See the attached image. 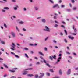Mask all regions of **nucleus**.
Wrapping results in <instances>:
<instances>
[{
	"mask_svg": "<svg viewBox=\"0 0 78 78\" xmlns=\"http://www.w3.org/2000/svg\"><path fill=\"white\" fill-rule=\"evenodd\" d=\"M11 53L12 54V55H15V53L14 52H11Z\"/></svg>",
	"mask_w": 78,
	"mask_h": 78,
	"instance_id": "obj_41",
	"label": "nucleus"
},
{
	"mask_svg": "<svg viewBox=\"0 0 78 78\" xmlns=\"http://www.w3.org/2000/svg\"><path fill=\"white\" fill-rule=\"evenodd\" d=\"M31 46H33L34 45V44H29Z\"/></svg>",
	"mask_w": 78,
	"mask_h": 78,
	"instance_id": "obj_53",
	"label": "nucleus"
},
{
	"mask_svg": "<svg viewBox=\"0 0 78 78\" xmlns=\"http://www.w3.org/2000/svg\"><path fill=\"white\" fill-rule=\"evenodd\" d=\"M4 27L5 28H7V25L5 24H4Z\"/></svg>",
	"mask_w": 78,
	"mask_h": 78,
	"instance_id": "obj_44",
	"label": "nucleus"
},
{
	"mask_svg": "<svg viewBox=\"0 0 78 78\" xmlns=\"http://www.w3.org/2000/svg\"><path fill=\"white\" fill-rule=\"evenodd\" d=\"M43 61H42V60H41V62H44V63L48 67H50V65H49L47 63V62H46V60H45L43 59Z\"/></svg>",
	"mask_w": 78,
	"mask_h": 78,
	"instance_id": "obj_1",
	"label": "nucleus"
},
{
	"mask_svg": "<svg viewBox=\"0 0 78 78\" xmlns=\"http://www.w3.org/2000/svg\"><path fill=\"white\" fill-rule=\"evenodd\" d=\"M71 1L73 3H75V1L74 0H71Z\"/></svg>",
	"mask_w": 78,
	"mask_h": 78,
	"instance_id": "obj_42",
	"label": "nucleus"
},
{
	"mask_svg": "<svg viewBox=\"0 0 78 78\" xmlns=\"http://www.w3.org/2000/svg\"><path fill=\"white\" fill-rule=\"evenodd\" d=\"M41 21L43 23H45V22H46V20L44 19H42L41 20Z\"/></svg>",
	"mask_w": 78,
	"mask_h": 78,
	"instance_id": "obj_14",
	"label": "nucleus"
},
{
	"mask_svg": "<svg viewBox=\"0 0 78 78\" xmlns=\"http://www.w3.org/2000/svg\"><path fill=\"white\" fill-rule=\"evenodd\" d=\"M59 62H60V60L58 59L57 60V62H56L55 64H58Z\"/></svg>",
	"mask_w": 78,
	"mask_h": 78,
	"instance_id": "obj_25",
	"label": "nucleus"
},
{
	"mask_svg": "<svg viewBox=\"0 0 78 78\" xmlns=\"http://www.w3.org/2000/svg\"><path fill=\"white\" fill-rule=\"evenodd\" d=\"M36 65H40V62H37L36 63Z\"/></svg>",
	"mask_w": 78,
	"mask_h": 78,
	"instance_id": "obj_29",
	"label": "nucleus"
},
{
	"mask_svg": "<svg viewBox=\"0 0 78 78\" xmlns=\"http://www.w3.org/2000/svg\"><path fill=\"white\" fill-rule=\"evenodd\" d=\"M68 37H69V39H70L72 40H73V39H74V37H71V36H68Z\"/></svg>",
	"mask_w": 78,
	"mask_h": 78,
	"instance_id": "obj_12",
	"label": "nucleus"
},
{
	"mask_svg": "<svg viewBox=\"0 0 78 78\" xmlns=\"http://www.w3.org/2000/svg\"><path fill=\"white\" fill-rule=\"evenodd\" d=\"M34 8L35 11H38V10H39V7H37L35 6L34 7Z\"/></svg>",
	"mask_w": 78,
	"mask_h": 78,
	"instance_id": "obj_10",
	"label": "nucleus"
},
{
	"mask_svg": "<svg viewBox=\"0 0 78 78\" xmlns=\"http://www.w3.org/2000/svg\"><path fill=\"white\" fill-rule=\"evenodd\" d=\"M1 50H2V51H3V52L5 51H4V49H3L2 48V49H1Z\"/></svg>",
	"mask_w": 78,
	"mask_h": 78,
	"instance_id": "obj_60",
	"label": "nucleus"
},
{
	"mask_svg": "<svg viewBox=\"0 0 78 78\" xmlns=\"http://www.w3.org/2000/svg\"><path fill=\"white\" fill-rule=\"evenodd\" d=\"M27 76H29V77H32V76H34V75L33 74H28Z\"/></svg>",
	"mask_w": 78,
	"mask_h": 78,
	"instance_id": "obj_18",
	"label": "nucleus"
},
{
	"mask_svg": "<svg viewBox=\"0 0 78 78\" xmlns=\"http://www.w3.org/2000/svg\"><path fill=\"white\" fill-rule=\"evenodd\" d=\"M72 28L73 30H74L75 29V25H73L72 27Z\"/></svg>",
	"mask_w": 78,
	"mask_h": 78,
	"instance_id": "obj_49",
	"label": "nucleus"
},
{
	"mask_svg": "<svg viewBox=\"0 0 78 78\" xmlns=\"http://www.w3.org/2000/svg\"><path fill=\"white\" fill-rule=\"evenodd\" d=\"M38 76H39L38 75H35V78H38Z\"/></svg>",
	"mask_w": 78,
	"mask_h": 78,
	"instance_id": "obj_35",
	"label": "nucleus"
},
{
	"mask_svg": "<svg viewBox=\"0 0 78 78\" xmlns=\"http://www.w3.org/2000/svg\"><path fill=\"white\" fill-rule=\"evenodd\" d=\"M64 41L66 43H67V40H66V39H65L64 40Z\"/></svg>",
	"mask_w": 78,
	"mask_h": 78,
	"instance_id": "obj_48",
	"label": "nucleus"
},
{
	"mask_svg": "<svg viewBox=\"0 0 78 78\" xmlns=\"http://www.w3.org/2000/svg\"><path fill=\"white\" fill-rule=\"evenodd\" d=\"M46 75H47V76H50V74L48 73H47Z\"/></svg>",
	"mask_w": 78,
	"mask_h": 78,
	"instance_id": "obj_26",
	"label": "nucleus"
},
{
	"mask_svg": "<svg viewBox=\"0 0 78 78\" xmlns=\"http://www.w3.org/2000/svg\"><path fill=\"white\" fill-rule=\"evenodd\" d=\"M3 66H4V67H5V68H7V69L8 68V66H7V65H6V64L5 63L3 64Z\"/></svg>",
	"mask_w": 78,
	"mask_h": 78,
	"instance_id": "obj_13",
	"label": "nucleus"
},
{
	"mask_svg": "<svg viewBox=\"0 0 78 78\" xmlns=\"http://www.w3.org/2000/svg\"><path fill=\"white\" fill-rule=\"evenodd\" d=\"M17 8H18V6H17L16 7H14V10H17Z\"/></svg>",
	"mask_w": 78,
	"mask_h": 78,
	"instance_id": "obj_22",
	"label": "nucleus"
},
{
	"mask_svg": "<svg viewBox=\"0 0 78 78\" xmlns=\"http://www.w3.org/2000/svg\"><path fill=\"white\" fill-rule=\"evenodd\" d=\"M5 10L3 9L2 10V12H5Z\"/></svg>",
	"mask_w": 78,
	"mask_h": 78,
	"instance_id": "obj_55",
	"label": "nucleus"
},
{
	"mask_svg": "<svg viewBox=\"0 0 78 78\" xmlns=\"http://www.w3.org/2000/svg\"><path fill=\"white\" fill-rule=\"evenodd\" d=\"M62 56V54H60L58 56L59 57H61Z\"/></svg>",
	"mask_w": 78,
	"mask_h": 78,
	"instance_id": "obj_45",
	"label": "nucleus"
},
{
	"mask_svg": "<svg viewBox=\"0 0 78 78\" xmlns=\"http://www.w3.org/2000/svg\"><path fill=\"white\" fill-rule=\"evenodd\" d=\"M50 71L51 72H53V69H50Z\"/></svg>",
	"mask_w": 78,
	"mask_h": 78,
	"instance_id": "obj_47",
	"label": "nucleus"
},
{
	"mask_svg": "<svg viewBox=\"0 0 78 78\" xmlns=\"http://www.w3.org/2000/svg\"><path fill=\"white\" fill-rule=\"evenodd\" d=\"M76 9V7H74L73 8V10L75 11Z\"/></svg>",
	"mask_w": 78,
	"mask_h": 78,
	"instance_id": "obj_28",
	"label": "nucleus"
},
{
	"mask_svg": "<svg viewBox=\"0 0 78 78\" xmlns=\"http://www.w3.org/2000/svg\"><path fill=\"white\" fill-rule=\"evenodd\" d=\"M61 8H64V7H65V5H61Z\"/></svg>",
	"mask_w": 78,
	"mask_h": 78,
	"instance_id": "obj_39",
	"label": "nucleus"
},
{
	"mask_svg": "<svg viewBox=\"0 0 78 78\" xmlns=\"http://www.w3.org/2000/svg\"><path fill=\"white\" fill-rule=\"evenodd\" d=\"M52 58H54V59H56V55H55L53 56H52Z\"/></svg>",
	"mask_w": 78,
	"mask_h": 78,
	"instance_id": "obj_15",
	"label": "nucleus"
},
{
	"mask_svg": "<svg viewBox=\"0 0 78 78\" xmlns=\"http://www.w3.org/2000/svg\"><path fill=\"white\" fill-rule=\"evenodd\" d=\"M45 27L46 29H44V31H48V32H50V29H49V28L47 26H45Z\"/></svg>",
	"mask_w": 78,
	"mask_h": 78,
	"instance_id": "obj_3",
	"label": "nucleus"
},
{
	"mask_svg": "<svg viewBox=\"0 0 78 78\" xmlns=\"http://www.w3.org/2000/svg\"><path fill=\"white\" fill-rule=\"evenodd\" d=\"M11 34L13 37H16V35L15 34V33L12 32L11 33Z\"/></svg>",
	"mask_w": 78,
	"mask_h": 78,
	"instance_id": "obj_9",
	"label": "nucleus"
},
{
	"mask_svg": "<svg viewBox=\"0 0 78 78\" xmlns=\"http://www.w3.org/2000/svg\"><path fill=\"white\" fill-rule=\"evenodd\" d=\"M11 47H12L11 48V50H15V49H14V48H15V47H16V45H15V44H14L13 43H12V45H11Z\"/></svg>",
	"mask_w": 78,
	"mask_h": 78,
	"instance_id": "obj_2",
	"label": "nucleus"
},
{
	"mask_svg": "<svg viewBox=\"0 0 78 78\" xmlns=\"http://www.w3.org/2000/svg\"><path fill=\"white\" fill-rule=\"evenodd\" d=\"M73 55L75 56H77V55L76 54V53H73Z\"/></svg>",
	"mask_w": 78,
	"mask_h": 78,
	"instance_id": "obj_19",
	"label": "nucleus"
},
{
	"mask_svg": "<svg viewBox=\"0 0 78 78\" xmlns=\"http://www.w3.org/2000/svg\"><path fill=\"white\" fill-rule=\"evenodd\" d=\"M19 23L20 24H23L24 23V22L23 21H20L19 22Z\"/></svg>",
	"mask_w": 78,
	"mask_h": 78,
	"instance_id": "obj_21",
	"label": "nucleus"
},
{
	"mask_svg": "<svg viewBox=\"0 0 78 78\" xmlns=\"http://www.w3.org/2000/svg\"><path fill=\"white\" fill-rule=\"evenodd\" d=\"M64 31L66 35H67V31L65 30H64Z\"/></svg>",
	"mask_w": 78,
	"mask_h": 78,
	"instance_id": "obj_31",
	"label": "nucleus"
},
{
	"mask_svg": "<svg viewBox=\"0 0 78 78\" xmlns=\"http://www.w3.org/2000/svg\"><path fill=\"white\" fill-rule=\"evenodd\" d=\"M58 26V25L57 24H55V25L54 26L56 28H57Z\"/></svg>",
	"mask_w": 78,
	"mask_h": 78,
	"instance_id": "obj_37",
	"label": "nucleus"
},
{
	"mask_svg": "<svg viewBox=\"0 0 78 78\" xmlns=\"http://www.w3.org/2000/svg\"><path fill=\"white\" fill-rule=\"evenodd\" d=\"M70 73H71V69H69L67 72V75H70Z\"/></svg>",
	"mask_w": 78,
	"mask_h": 78,
	"instance_id": "obj_8",
	"label": "nucleus"
},
{
	"mask_svg": "<svg viewBox=\"0 0 78 78\" xmlns=\"http://www.w3.org/2000/svg\"><path fill=\"white\" fill-rule=\"evenodd\" d=\"M77 33H72V34H73V35H74V36H75V35H76V34Z\"/></svg>",
	"mask_w": 78,
	"mask_h": 78,
	"instance_id": "obj_43",
	"label": "nucleus"
},
{
	"mask_svg": "<svg viewBox=\"0 0 78 78\" xmlns=\"http://www.w3.org/2000/svg\"><path fill=\"white\" fill-rule=\"evenodd\" d=\"M38 53L41 55H42V56H44V55L41 52H39Z\"/></svg>",
	"mask_w": 78,
	"mask_h": 78,
	"instance_id": "obj_17",
	"label": "nucleus"
},
{
	"mask_svg": "<svg viewBox=\"0 0 78 78\" xmlns=\"http://www.w3.org/2000/svg\"><path fill=\"white\" fill-rule=\"evenodd\" d=\"M64 31L66 35H67V31L65 30H64Z\"/></svg>",
	"mask_w": 78,
	"mask_h": 78,
	"instance_id": "obj_30",
	"label": "nucleus"
},
{
	"mask_svg": "<svg viewBox=\"0 0 78 78\" xmlns=\"http://www.w3.org/2000/svg\"><path fill=\"white\" fill-rule=\"evenodd\" d=\"M60 35L61 36H63V34H62V33H60Z\"/></svg>",
	"mask_w": 78,
	"mask_h": 78,
	"instance_id": "obj_61",
	"label": "nucleus"
},
{
	"mask_svg": "<svg viewBox=\"0 0 78 78\" xmlns=\"http://www.w3.org/2000/svg\"><path fill=\"white\" fill-rule=\"evenodd\" d=\"M75 69L77 70H78V67L75 68Z\"/></svg>",
	"mask_w": 78,
	"mask_h": 78,
	"instance_id": "obj_59",
	"label": "nucleus"
},
{
	"mask_svg": "<svg viewBox=\"0 0 78 78\" xmlns=\"http://www.w3.org/2000/svg\"><path fill=\"white\" fill-rule=\"evenodd\" d=\"M16 29L19 32L20 31V30H19V29L18 28V27L17 26L16 27Z\"/></svg>",
	"mask_w": 78,
	"mask_h": 78,
	"instance_id": "obj_23",
	"label": "nucleus"
},
{
	"mask_svg": "<svg viewBox=\"0 0 78 78\" xmlns=\"http://www.w3.org/2000/svg\"><path fill=\"white\" fill-rule=\"evenodd\" d=\"M20 36H23V34H22V33H20Z\"/></svg>",
	"mask_w": 78,
	"mask_h": 78,
	"instance_id": "obj_52",
	"label": "nucleus"
},
{
	"mask_svg": "<svg viewBox=\"0 0 78 78\" xmlns=\"http://www.w3.org/2000/svg\"><path fill=\"white\" fill-rule=\"evenodd\" d=\"M56 7H57V8H59V7L58 6V4H56L53 6V8H56Z\"/></svg>",
	"mask_w": 78,
	"mask_h": 78,
	"instance_id": "obj_7",
	"label": "nucleus"
},
{
	"mask_svg": "<svg viewBox=\"0 0 78 78\" xmlns=\"http://www.w3.org/2000/svg\"><path fill=\"white\" fill-rule=\"evenodd\" d=\"M55 23H57V24L59 23V22L56 21H55Z\"/></svg>",
	"mask_w": 78,
	"mask_h": 78,
	"instance_id": "obj_50",
	"label": "nucleus"
},
{
	"mask_svg": "<svg viewBox=\"0 0 78 78\" xmlns=\"http://www.w3.org/2000/svg\"><path fill=\"white\" fill-rule=\"evenodd\" d=\"M48 39V37H46L45 39V41H46L47 39Z\"/></svg>",
	"mask_w": 78,
	"mask_h": 78,
	"instance_id": "obj_51",
	"label": "nucleus"
},
{
	"mask_svg": "<svg viewBox=\"0 0 78 78\" xmlns=\"http://www.w3.org/2000/svg\"><path fill=\"white\" fill-rule=\"evenodd\" d=\"M49 58L51 59V60H53V57L51 56H50L49 57Z\"/></svg>",
	"mask_w": 78,
	"mask_h": 78,
	"instance_id": "obj_27",
	"label": "nucleus"
},
{
	"mask_svg": "<svg viewBox=\"0 0 78 78\" xmlns=\"http://www.w3.org/2000/svg\"><path fill=\"white\" fill-rule=\"evenodd\" d=\"M62 23H63V24H66V23H65V22L62 21Z\"/></svg>",
	"mask_w": 78,
	"mask_h": 78,
	"instance_id": "obj_57",
	"label": "nucleus"
},
{
	"mask_svg": "<svg viewBox=\"0 0 78 78\" xmlns=\"http://www.w3.org/2000/svg\"><path fill=\"white\" fill-rule=\"evenodd\" d=\"M3 9H5L6 10H8L9 8L8 7H4Z\"/></svg>",
	"mask_w": 78,
	"mask_h": 78,
	"instance_id": "obj_16",
	"label": "nucleus"
},
{
	"mask_svg": "<svg viewBox=\"0 0 78 78\" xmlns=\"http://www.w3.org/2000/svg\"><path fill=\"white\" fill-rule=\"evenodd\" d=\"M49 2H50L51 3L53 4L54 3V2L52 0H49Z\"/></svg>",
	"mask_w": 78,
	"mask_h": 78,
	"instance_id": "obj_20",
	"label": "nucleus"
},
{
	"mask_svg": "<svg viewBox=\"0 0 78 78\" xmlns=\"http://www.w3.org/2000/svg\"><path fill=\"white\" fill-rule=\"evenodd\" d=\"M25 55L26 57V58H29V57H28V56L27 55V54H25Z\"/></svg>",
	"mask_w": 78,
	"mask_h": 78,
	"instance_id": "obj_32",
	"label": "nucleus"
},
{
	"mask_svg": "<svg viewBox=\"0 0 78 78\" xmlns=\"http://www.w3.org/2000/svg\"><path fill=\"white\" fill-rule=\"evenodd\" d=\"M44 50H45V51H47V48H45Z\"/></svg>",
	"mask_w": 78,
	"mask_h": 78,
	"instance_id": "obj_54",
	"label": "nucleus"
},
{
	"mask_svg": "<svg viewBox=\"0 0 78 78\" xmlns=\"http://www.w3.org/2000/svg\"><path fill=\"white\" fill-rule=\"evenodd\" d=\"M16 69H17V68H15L13 69L12 70H9V71L10 72H12V73H14V72H15V70H16Z\"/></svg>",
	"mask_w": 78,
	"mask_h": 78,
	"instance_id": "obj_6",
	"label": "nucleus"
},
{
	"mask_svg": "<svg viewBox=\"0 0 78 78\" xmlns=\"http://www.w3.org/2000/svg\"><path fill=\"white\" fill-rule=\"evenodd\" d=\"M74 30V31L75 33H76V31H77V30H76V28H75V29Z\"/></svg>",
	"mask_w": 78,
	"mask_h": 78,
	"instance_id": "obj_34",
	"label": "nucleus"
},
{
	"mask_svg": "<svg viewBox=\"0 0 78 78\" xmlns=\"http://www.w3.org/2000/svg\"><path fill=\"white\" fill-rule=\"evenodd\" d=\"M32 69V68H29L27 69L24 70H23L24 72H25L24 73H23V75H26V74H27V72L26 71V70H31Z\"/></svg>",
	"mask_w": 78,
	"mask_h": 78,
	"instance_id": "obj_4",
	"label": "nucleus"
},
{
	"mask_svg": "<svg viewBox=\"0 0 78 78\" xmlns=\"http://www.w3.org/2000/svg\"><path fill=\"white\" fill-rule=\"evenodd\" d=\"M59 75H62V70H61V69H60L59 70Z\"/></svg>",
	"mask_w": 78,
	"mask_h": 78,
	"instance_id": "obj_11",
	"label": "nucleus"
},
{
	"mask_svg": "<svg viewBox=\"0 0 78 78\" xmlns=\"http://www.w3.org/2000/svg\"><path fill=\"white\" fill-rule=\"evenodd\" d=\"M40 74H41V75L39 76V78H42V77L44 76V75H45V73H40Z\"/></svg>",
	"mask_w": 78,
	"mask_h": 78,
	"instance_id": "obj_5",
	"label": "nucleus"
},
{
	"mask_svg": "<svg viewBox=\"0 0 78 78\" xmlns=\"http://www.w3.org/2000/svg\"><path fill=\"white\" fill-rule=\"evenodd\" d=\"M24 49L25 50H28L29 49L28 48H24Z\"/></svg>",
	"mask_w": 78,
	"mask_h": 78,
	"instance_id": "obj_38",
	"label": "nucleus"
},
{
	"mask_svg": "<svg viewBox=\"0 0 78 78\" xmlns=\"http://www.w3.org/2000/svg\"><path fill=\"white\" fill-rule=\"evenodd\" d=\"M23 10L24 11H26L27 9H26L25 8H23Z\"/></svg>",
	"mask_w": 78,
	"mask_h": 78,
	"instance_id": "obj_56",
	"label": "nucleus"
},
{
	"mask_svg": "<svg viewBox=\"0 0 78 78\" xmlns=\"http://www.w3.org/2000/svg\"><path fill=\"white\" fill-rule=\"evenodd\" d=\"M67 11H70V9H68L67 10Z\"/></svg>",
	"mask_w": 78,
	"mask_h": 78,
	"instance_id": "obj_62",
	"label": "nucleus"
},
{
	"mask_svg": "<svg viewBox=\"0 0 78 78\" xmlns=\"http://www.w3.org/2000/svg\"><path fill=\"white\" fill-rule=\"evenodd\" d=\"M7 76V75L6 74L4 75V77H6Z\"/></svg>",
	"mask_w": 78,
	"mask_h": 78,
	"instance_id": "obj_58",
	"label": "nucleus"
},
{
	"mask_svg": "<svg viewBox=\"0 0 78 78\" xmlns=\"http://www.w3.org/2000/svg\"><path fill=\"white\" fill-rule=\"evenodd\" d=\"M34 59H36V60H37V59H38V58L37 57H34Z\"/></svg>",
	"mask_w": 78,
	"mask_h": 78,
	"instance_id": "obj_40",
	"label": "nucleus"
},
{
	"mask_svg": "<svg viewBox=\"0 0 78 78\" xmlns=\"http://www.w3.org/2000/svg\"><path fill=\"white\" fill-rule=\"evenodd\" d=\"M23 30L24 31H27V30H26V29H25V28H23Z\"/></svg>",
	"mask_w": 78,
	"mask_h": 78,
	"instance_id": "obj_46",
	"label": "nucleus"
},
{
	"mask_svg": "<svg viewBox=\"0 0 78 78\" xmlns=\"http://www.w3.org/2000/svg\"><path fill=\"white\" fill-rule=\"evenodd\" d=\"M14 56L15 57H16V58H19V57L17 55H15Z\"/></svg>",
	"mask_w": 78,
	"mask_h": 78,
	"instance_id": "obj_33",
	"label": "nucleus"
},
{
	"mask_svg": "<svg viewBox=\"0 0 78 78\" xmlns=\"http://www.w3.org/2000/svg\"><path fill=\"white\" fill-rule=\"evenodd\" d=\"M1 43L2 44H5V42L4 41H1Z\"/></svg>",
	"mask_w": 78,
	"mask_h": 78,
	"instance_id": "obj_36",
	"label": "nucleus"
},
{
	"mask_svg": "<svg viewBox=\"0 0 78 78\" xmlns=\"http://www.w3.org/2000/svg\"><path fill=\"white\" fill-rule=\"evenodd\" d=\"M53 42L55 44H56L57 43V41H56V40H53Z\"/></svg>",
	"mask_w": 78,
	"mask_h": 78,
	"instance_id": "obj_24",
	"label": "nucleus"
},
{
	"mask_svg": "<svg viewBox=\"0 0 78 78\" xmlns=\"http://www.w3.org/2000/svg\"><path fill=\"white\" fill-rule=\"evenodd\" d=\"M30 38L31 39H32V40H33V37H30Z\"/></svg>",
	"mask_w": 78,
	"mask_h": 78,
	"instance_id": "obj_63",
	"label": "nucleus"
},
{
	"mask_svg": "<svg viewBox=\"0 0 78 78\" xmlns=\"http://www.w3.org/2000/svg\"><path fill=\"white\" fill-rule=\"evenodd\" d=\"M58 59L59 60V59H61V57H60L58 58Z\"/></svg>",
	"mask_w": 78,
	"mask_h": 78,
	"instance_id": "obj_64",
	"label": "nucleus"
}]
</instances>
